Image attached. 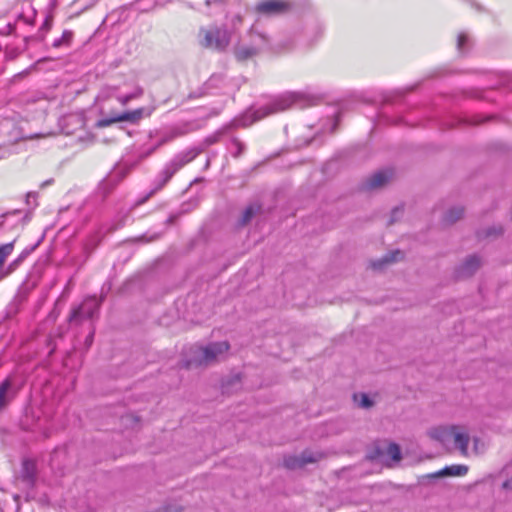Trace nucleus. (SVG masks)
<instances>
[{
    "instance_id": "obj_32",
    "label": "nucleus",
    "mask_w": 512,
    "mask_h": 512,
    "mask_svg": "<svg viewBox=\"0 0 512 512\" xmlns=\"http://www.w3.org/2000/svg\"><path fill=\"white\" fill-rule=\"evenodd\" d=\"M93 337H94V330H92L89 335L86 337V340H85V344L87 347L91 346L92 342H93Z\"/></svg>"
},
{
    "instance_id": "obj_35",
    "label": "nucleus",
    "mask_w": 512,
    "mask_h": 512,
    "mask_svg": "<svg viewBox=\"0 0 512 512\" xmlns=\"http://www.w3.org/2000/svg\"><path fill=\"white\" fill-rule=\"evenodd\" d=\"M240 383V376L239 375H235L232 377L231 380L228 381L227 384H231V385H234V384H238Z\"/></svg>"
},
{
    "instance_id": "obj_4",
    "label": "nucleus",
    "mask_w": 512,
    "mask_h": 512,
    "mask_svg": "<svg viewBox=\"0 0 512 512\" xmlns=\"http://www.w3.org/2000/svg\"><path fill=\"white\" fill-rule=\"evenodd\" d=\"M200 35H203V39L200 40L202 47L218 51H224L231 40L230 33L225 27L215 26L209 30L201 28Z\"/></svg>"
},
{
    "instance_id": "obj_17",
    "label": "nucleus",
    "mask_w": 512,
    "mask_h": 512,
    "mask_svg": "<svg viewBox=\"0 0 512 512\" xmlns=\"http://www.w3.org/2000/svg\"><path fill=\"white\" fill-rule=\"evenodd\" d=\"M14 243L15 241H12L10 243L0 245V281L7 277L6 269L3 270V265L6 259L12 254L14 250Z\"/></svg>"
},
{
    "instance_id": "obj_31",
    "label": "nucleus",
    "mask_w": 512,
    "mask_h": 512,
    "mask_svg": "<svg viewBox=\"0 0 512 512\" xmlns=\"http://www.w3.org/2000/svg\"><path fill=\"white\" fill-rule=\"evenodd\" d=\"M135 98V95L134 94H129V95H126L124 97H122L120 99L121 103L123 105L127 104L130 100L134 99Z\"/></svg>"
},
{
    "instance_id": "obj_36",
    "label": "nucleus",
    "mask_w": 512,
    "mask_h": 512,
    "mask_svg": "<svg viewBox=\"0 0 512 512\" xmlns=\"http://www.w3.org/2000/svg\"><path fill=\"white\" fill-rule=\"evenodd\" d=\"M383 454H384V452L379 447H377L374 451V455H372L370 458L375 459Z\"/></svg>"
},
{
    "instance_id": "obj_2",
    "label": "nucleus",
    "mask_w": 512,
    "mask_h": 512,
    "mask_svg": "<svg viewBox=\"0 0 512 512\" xmlns=\"http://www.w3.org/2000/svg\"><path fill=\"white\" fill-rule=\"evenodd\" d=\"M301 98L300 94L287 93L277 97L271 104L263 106L253 112H246L240 119V124L244 127L250 126L262 118L280 111H284L292 106Z\"/></svg>"
},
{
    "instance_id": "obj_43",
    "label": "nucleus",
    "mask_w": 512,
    "mask_h": 512,
    "mask_svg": "<svg viewBox=\"0 0 512 512\" xmlns=\"http://www.w3.org/2000/svg\"><path fill=\"white\" fill-rule=\"evenodd\" d=\"M206 4L209 6L211 4L210 0H206Z\"/></svg>"
},
{
    "instance_id": "obj_6",
    "label": "nucleus",
    "mask_w": 512,
    "mask_h": 512,
    "mask_svg": "<svg viewBox=\"0 0 512 512\" xmlns=\"http://www.w3.org/2000/svg\"><path fill=\"white\" fill-rule=\"evenodd\" d=\"M482 258L477 254L467 256L458 266L454 268V278L456 280H465L481 268Z\"/></svg>"
},
{
    "instance_id": "obj_40",
    "label": "nucleus",
    "mask_w": 512,
    "mask_h": 512,
    "mask_svg": "<svg viewBox=\"0 0 512 512\" xmlns=\"http://www.w3.org/2000/svg\"><path fill=\"white\" fill-rule=\"evenodd\" d=\"M127 418H131V419H134V420H138L136 417H134L133 415H128Z\"/></svg>"
},
{
    "instance_id": "obj_22",
    "label": "nucleus",
    "mask_w": 512,
    "mask_h": 512,
    "mask_svg": "<svg viewBox=\"0 0 512 512\" xmlns=\"http://www.w3.org/2000/svg\"><path fill=\"white\" fill-rule=\"evenodd\" d=\"M73 32L70 30H65L62 34V36L58 39H55L53 42V47L59 48L62 46L69 47L71 44V41L73 39Z\"/></svg>"
},
{
    "instance_id": "obj_9",
    "label": "nucleus",
    "mask_w": 512,
    "mask_h": 512,
    "mask_svg": "<svg viewBox=\"0 0 512 512\" xmlns=\"http://www.w3.org/2000/svg\"><path fill=\"white\" fill-rule=\"evenodd\" d=\"M37 464L32 459H23L19 479L26 489H32L37 482Z\"/></svg>"
},
{
    "instance_id": "obj_41",
    "label": "nucleus",
    "mask_w": 512,
    "mask_h": 512,
    "mask_svg": "<svg viewBox=\"0 0 512 512\" xmlns=\"http://www.w3.org/2000/svg\"><path fill=\"white\" fill-rule=\"evenodd\" d=\"M144 238H145L144 236H141L140 238L137 239V241H142V240H144Z\"/></svg>"
},
{
    "instance_id": "obj_30",
    "label": "nucleus",
    "mask_w": 512,
    "mask_h": 512,
    "mask_svg": "<svg viewBox=\"0 0 512 512\" xmlns=\"http://www.w3.org/2000/svg\"><path fill=\"white\" fill-rule=\"evenodd\" d=\"M164 512H182V508L176 505H168L164 508Z\"/></svg>"
},
{
    "instance_id": "obj_33",
    "label": "nucleus",
    "mask_w": 512,
    "mask_h": 512,
    "mask_svg": "<svg viewBox=\"0 0 512 512\" xmlns=\"http://www.w3.org/2000/svg\"><path fill=\"white\" fill-rule=\"evenodd\" d=\"M51 24H52V19L51 18H46L43 25H42V28L43 29H46V30H49L50 27H51Z\"/></svg>"
},
{
    "instance_id": "obj_28",
    "label": "nucleus",
    "mask_w": 512,
    "mask_h": 512,
    "mask_svg": "<svg viewBox=\"0 0 512 512\" xmlns=\"http://www.w3.org/2000/svg\"><path fill=\"white\" fill-rule=\"evenodd\" d=\"M233 145H235L237 148V151L235 152L234 157H239L243 153V151L245 149V145L238 139H233Z\"/></svg>"
},
{
    "instance_id": "obj_23",
    "label": "nucleus",
    "mask_w": 512,
    "mask_h": 512,
    "mask_svg": "<svg viewBox=\"0 0 512 512\" xmlns=\"http://www.w3.org/2000/svg\"><path fill=\"white\" fill-rule=\"evenodd\" d=\"M300 456L302 458V463L306 465L308 463H315L319 461L323 457V454L321 452L305 450L301 453Z\"/></svg>"
},
{
    "instance_id": "obj_16",
    "label": "nucleus",
    "mask_w": 512,
    "mask_h": 512,
    "mask_svg": "<svg viewBox=\"0 0 512 512\" xmlns=\"http://www.w3.org/2000/svg\"><path fill=\"white\" fill-rule=\"evenodd\" d=\"M464 213L465 209L463 206H453L445 212L443 216V222L446 225H453L454 223L463 218Z\"/></svg>"
},
{
    "instance_id": "obj_12",
    "label": "nucleus",
    "mask_w": 512,
    "mask_h": 512,
    "mask_svg": "<svg viewBox=\"0 0 512 512\" xmlns=\"http://www.w3.org/2000/svg\"><path fill=\"white\" fill-rule=\"evenodd\" d=\"M467 472H468V466H466V465H462V464L451 465V466H446L445 468H443L440 471L423 475L421 477V481H423L424 479H437V478L447 477V476H464L467 474Z\"/></svg>"
},
{
    "instance_id": "obj_10",
    "label": "nucleus",
    "mask_w": 512,
    "mask_h": 512,
    "mask_svg": "<svg viewBox=\"0 0 512 512\" xmlns=\"http://www.w3.org/2000/svg\"><path fill=\"white\" fill-rule=\"evenodd\" d=\"M257 37L260 40V44L253 46L238 45L234 49L235 57L238 61H246L253 56L257 55L262 47L268 43L267 37L264 34L257 33Z\"/></svg>"
},
{
    "instance_id": "obj_11",
    "label": "nucleus",
    "mask_w": 512,
    "mask_h": 512,
    "mask_svg": "<svg viewBox=\"0 0 512 512\" xmlns=\"http://www.w3.org/2000/svg\"><path fill=\"white\" fill-rule=\"evenodd\" d=\"M142 114H143V110L142 109H137V110H134V111L124 112V113L115 115V116L110 117V118H104V119L98 120L97 123H96V127L97 128H104V127H108V126H110V125H112L114 123L124 122V121L135 123V122H137L138 120H140L142 118Z\"/></svg>"
},
{
    "instance_id": "obj_29",
    "label": "nucleus",
    "mask_w": 512,
    "mask_h": 512,
    "mask_svg": "<svg viewBox=\"0 0 512 512\" xmlns=\"http://www.w3.org/2000/svg\"><path fill=\"white\" fill-rule=\"evenodd\" d=\"M402 212H403V210L401 208L397 207V208L393 209L391 218L388 221V225H392L397 220V217L402 215Z\"/></svg>"
},
{
    "instance_id": "obj_20",
    "label": "nucleus",
    "mask_w": 512,
    "mask_h": 512,
    "mask_svg": "<svg viewBox=\"0 0 512 512\" xmlns=\"http://www.w3.org/2000/svg\"><path fill=\"white\" fill-rule=\"evenodd\" d=\"M452 438L454 439V442H455L456 446L459 448V450L461 451V453L463 455H466L469 441H470L469 435L465 434V433H460V432H457L456 430H454Z\"/></svg>"
},
{
    "instance_id": "obj_26",
    "label": "nucleus",
    "mask_w": 512,
    "mask_h": 512,
    "mask_svg": "<svg viewBox=\"0 0 512 512\" xmlns=\"http://www.w3.org/2000/svg\"><path fill=\"white\" fill-rule=\"evenodd\" d=\"M469 42L467 34L460 33L457 39V49L463 53L465 51V44Z\"/></svg>"
},
{
    "instance_id": "obj_21",
    "label": "nucleus",
    "mask_w": 512,
    "mask_h": 512,
    "mask_svg": "<svg viewBox=\"0 0 512 512\" xmlns=\"http://www.w3.org/2000/svg\"><path fill=\"white\" fill-rule=\"evenodd\" d=\"M35 247L36 246L32 247L30 250L25 249L24 251H22L21 254L7 266V276L13 273L20 266V264L26 259L30 252L35 249Z\"/></svg>"
},
{
    "instance_id": "obj_18",
    "label": "nucleus",
    "mask_w": 512,
    "mask_h": 512,
    "mask_svg": "<svg viewBox=\"0 0 512 512\" xmlns=\"http://www.w3.org/2000/svg\"><path fill=\"white\" fill-rule=\"evenodd\" d=\"M504 233L501 225H493L487 228H482L477 231V238L482 240L490 237H499Z\"/></svg>"
},
{
    "instance_id": "obj_25",
    "label": "nucleus",
    "mask_w": 512,
    "mask_h": 512,
    "mask_svg": "<svg viewBox=\"0 0 512 512\" xmlns=\"http://www.w3.org/2000/svg\"><path fill=\"white\" fill-rule=\"evenodd\" d=\"M284 465L288 469H296L304 466L301 456H289L285 458Z\"/></svg>"
},
{
    "instance_id": "obj_14",
    "label": "nucleus",
    "mask_w": 512,
    "mask_h": 512,
    "mask_svg": "<svg viewBox=\"0 0 512 512\" xmlns=\"http://www.w3.org/2000/svg\"><path fill=\"white\" fill-rule=\"evenodd\" d=\"M454 430H457L456 426L436 427L429 431V436L434 440L444 443L452 438Z\"/></svg>"
},
{
    "instance_id": "obj_38",
    "label": "nucleus",
    "mask_w": 512,
    "mask_h": 512,
    "mask_svg": "<svg viewBox=\"0 0 512 512\" xmlns=\"http://www.w3.org/2000/svg\"><path fill=\"white\" fill-rule=\"evenodd\" d=\"M205 142H206V145H210V144H212V143H214V142H215V139L208 138V139H206V141H205Z\"/></svg>"
},
{
    "instance_id": "obj_37",
    "label": "nucleus",
    "mask_w": 512,
    "mask_h": 512,
    "mask_svg": "<svg viewBox=\"0 0 512 512\" xmlns=\"http://www.w3.org/2000/svg\"><path fill=\"white\" fill-rule=\"evenodd\" d=\"M503 487L504 488H512V485L509 481H505L504 484H503Z\"/></svg>"
},
{
    "instance_id": "obj_39",
    "label": "nucleus",
    "mask_w": 512,
    "mask_h": 512,
    "mask_svg": "<svg viewBox=\"0 0 512 512\" xmlns=\"http://www.w3.org/2000/svg\"><path fill=\"white\" fill-rule=\"evenodd\" d=\"M133 94L135 95V98L140 96L142 94V89H138V91Z\"/></svg>"
},
{
    "instance_id": "obj_19",
    "label": "nucleus",
    "mask_w": 512,
    "mask_h": 512,
    "mask_svg": "<svg viewBox=\"0 0 512 512\" xmlns=\"http://www.w3.org/2000/svg\"><path fill=\"white\" fill-rule=\"evenodd\" d=\"M261 211V206L258 204L249 205L243 212L241 218L239 219L238 226L244 227L246 226L252 218Z\"/></svg>"
},
{
    "instance_id": "obj_5",
    "label": "nucleus",
    "mask_w": 512,
    "mask_h": 512,
    "mask_svg": "<svg viewBox=\"0 0 512 512\" xmlns=\"http://www.w3.org/2000/svg\"><path fill=\"white\" fill-rule=\"evenodd\" d=\"M102 299H97L95 296L86 298L78 307L74 308L68 321L72 325H81L84 320H92L98 316L99 308Z\"/></svg>"
},
{
    "instance_id": "obj_15",
    "label": "nucleus",
    "mask_w": 512,
    "mask_h": 512,
    "mask_svg": "<svg viewBox=\"0 0 512 512\" xmlns=\"http://www.w3.org/2000/svg\"><path fill=\"white\" fill-rule=\"evenodd\" d=\"M12 389V383L9 379H5L0 384V412L3 411L14 397Z\"/></svg>"
},
{
    "instance_id": "obj_8",
    "label": "nucleus",
    "mask_w": 512,
    "mask_h": 512,
    "mask_svg": "<svg viewBox=\"0 0 512 512\" xmlns=\"http://www.w3.org/2000/svg\"><path fill=\"white\" fill-rule=\"evenodd\" d=\"M392 176V170L377 171L365 179L361 185V189L364 191L381 189L390 182Z\"/></svg>"
},
{
    "instance_id": "obj_42",
    "label": "nucleus",
    "mask_w": 512,
    "mask_h": 512,
    "mask_svg": "<svg viewBox=\"0 0 512 512\" xmlns=\"http://www.w3.org/2000/svg\"><path fill=\"white\" fill-rule=\"evenodd\" d=\"M155 238H156V237H152V238L147 239V240H145V241H146V242H150V241H152V240H153V239H155Z\"/></svg>"
},
{
    "instance_id": "obj_24",
    "label": "nucleus",
    "mask_w": 512,
    "mask_h": 512,
    "mask_svg": "<svg viewBox=\"0 0 512 512\" xmlns=\"http://www.w3.org/2000/svg\"><path fill=\"white\" fill-rule=\"evenodd\" d=\"M386 454L394 461H400L402 458L400 446L396 443L388 445Z\"/></svg>"
},
{
    "instance_id": "obj_34",
    "label": "nucleus",
    "mask_w": 512,
    "mask_h": 512,
    "mask_svg": "<svg viewBox=\"0 0 512 512\" xmlns=\"http://www.w3.org/2000/svg\"><path fill=\"white\" fill-rule=\"evenodd\" d=\"M36 196H37V194H36V193H34V192H29V193L26 195V202H27V204H30V203H31V201H32V198H33V199H35V198H36Z\"/></svg>"
},
{
    "instance_id": "obj_7",
    "label": "nucleus",
    "mask_w": 512,
    "mask_h": 512,
    "mask_svg": "<svg viewBox=\"0 0 512 512\" xmlns=\"http://www.w3.org/2000/svg\"><path fill=\"white\" fill-rule=\"evenodd\" d=\"M255 10L262 15L277 16L288 12L290 10V4L283 0H265L259 2Z\"/></svg>"
},
{
    "instance_id": "obj_13",
    "label": "nucleus",
    "mask_w": 512,
    "mask_h": 512,
    "mask_svg": "<svg viewBox=\"0 0 512 512\" xmlns=\"http://www.w3.org/2000/svg\"><path fill=\"white\" fill-rule=\"evenodd\" d=\"M403 258V253L400 250H395L387 253L382 258L372 262L371 266L375 270H382L386 266L395 263Z\"/></svg>"
},
{
    "instance_id": "obj_27",
    "label": "nucleus",
    "mask_w": 512,
    "mask_h": 512,
    "mask_svg": "<svg viewBox=\"0 0 512 512\" xmlns=\"http://www.w3.org/2000/svg\"><path fill=\"white\" fill-rule=\"evenodd\" d=\"M374 405L373 400L367 394H361L360 407L362 408H370Z\"/></svg>"
},
{
    "instance_id": "obj_3",
    "label": "nucleus",
    "mask_w": 512,
    "mask_h": 512,
    "mask_svg": "<svg viewBox=\"0 0 512 512\" xmlns=\"http://www.w3.org/2000/svg\"><path fill=\"white\" fill-rule=\"evenodd\" d=\"M202 151L203 149L201 148H192L186 152L177 155L163 170L161 174L162 179L160 180L158 185L154 189H152L145 197L138 200L135 203V206H140L144 204L152 195H154L157 191L162 189L179 169H181L184 165H186L194 158H196Z\"/></svg>"
},
{
    "instance_id": "obj_1",
    "label": "nucleus",
    "mask_w": 512,
    "mask_h": 512,
    "mask_svg": "<svg viewBox=\"0 0 512 512\" xmlns=\"http://www.w3.org/2000/svg\"><path fill=\"white\" fill-rule=\"evenodd\" d=\"M230 348L227 341L211 342L206 346L193 345L185 353L183 367L186 369L209 366L216 363Z\"/></svg>"
}]
</instances>
